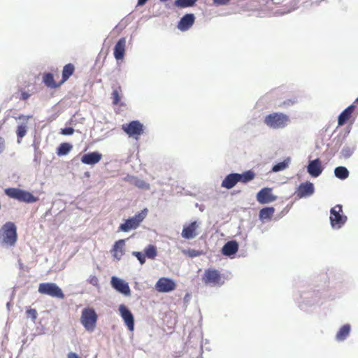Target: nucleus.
<instances>
[{"label":"nucleus","mask_w":358,"mask_h":358,"mask_svg":"<svg viewBox=\"0 0 358 358\" xmlns=\"http://www.w3.org/2000/svg\"><path fill=\"white\" fill-rule=\"evenodd\" d=\"M126 47L125 38H121L114 48V57L116 59H122L124 57Z\"/></svg>","instance_id":"obj_22"},{"label":"nucleus","mask_w":358,"mask_h":358,"mask_svg":"<svg viewBox=\"0 0 358 358\" xmlns=\"http://www.w3.org/2000/svg\"><path fill=\"white\" fill-rule=\"evenodd\" d=\"M201 280L206 285L211 287H220L224 283V275L214 268L206 269Z\"/></svg>","instance_id":"obj_2"},{"label":"nucleus","mask_w":358,"mask_h":358,"mask_svg":"<svg viewBox=\"0 0 358 358\" xmlns=\"http://www.w3.org/2000/svg\"><path fill=\"white\" fill-rule=\"evenodd\" d=\"M238 250V243L236 241H229L222 248V253L230 256L237 252Z\"/></svg>","instance_id":"obj_25"},{"label":"nucleus","mask_w":358,"mask_h":358,"mask_svg":"<svg viewBox=\"0 0 358 358\" xmlns=\"http://www.w3.org/2000/svg\"><path fill=\"white\" fill-rule=\"evenodd\" d=\"M334 174L338 178L344 180L348 177L349 171L344 166H338L335 169Z\"/></svg>","instance_id":"obj_32"},{"label":"nucleus","mask_w":358,"mask_h":358,"mask_svg":"<svg viewBox=\"0 0 358 358\" xmlns=\"http://www.w3.org/2000/svg\"><path fill=\"white\" fill-rule=\"evenodd\" d=\"M148 0H138V6H143L144 5Z\"/></svg>","instance_id":"obj_47"},{"label":"nucleus","mask_w":358,"mask_h":358,"mask_svg":"<svg viewBox=\"0 0 358 358\" xmlns=\"http://www.w3.org/2000/svg\"><path fill=\"white\" fill-rule=\"evenodd\" d=\"M75 66L73 64L69 63L66 64L62 70V77L61 83L64 84L74 73Z\"/></svg>","instance_id":"obj_26"},{"label":"nucleus","mask_w":358,"mask_h":358,"mask_svg":"<svg viewBox=\"0 0 358 358\" xmlns=\"http://www.w3.org/2000/svg\"><path fill=\"white\" fill-rule=\"evenodd\" d=\"M277 196L272 193V188L264 187L257 194V200L261 204L275 201Z\"/></svg>","instance_id":"obj_12"},{"label":"nucleus","mask_w":358,"mask_h":358,"mask_svg":"<svg viewBox=\"0 0 358 358\" xmlns=\"http://www.w3.org/2000/svg\"><path fill=\"white\" fill-rule=\"evenodd\" d=\"M157 254V252L156 247L153 245H149L145 249V255L149 259H154L156 257Z\"/></svg>","instance_id":"obj_35"},{"label":"nucleus","mask_w":358,"mask_h":358,"mask_svg":"<svg viewBox=\"0 0 358 358\" xmlns=\"http://www.w3.org/2000/svg\"><path fill=\"white\" fill-rule=\"evenodd\" d=\"M197 0H176L174 6L177 8H184L194 6Z\"/></svg>","instance_id":"obj_31"},{"label":"nucleus","mask_w":358,"mask_h":358,"mask_svg":"<svg viewBox=\"0 0 358 358\" xmlns=\"http://www.w3.org/2000/svg\"><path fill=\"white\" fill-rule=\"evenodd\" d=\"M98 316L93 308H85L83 310L80 322L87 331H92L96 327Z\"/></svg>","instance_id":"obj_6"},{"label":"nucleus","mask_w":358,"mask_h":358,"mask_svg":"<svg viewBox=\"0 0 358 358\" xmlns=\"http://www.w3.org/2000/svg\"><path fill=\"white\" fill-rule=\"evenodd\" d=\"M122 129L129 137L136 140H138L140 136L144 133V126L138 120H133L129 123L123 124Z\"/></svg>","instance_id":"obj_8"},{"label":"nucleus","mask_w":358,"mask_h":358,"mask_svg":"<svg viewBox=\"0 0 358 358\" xmlns=\"http://www.w3.org/2000/svg\"><path fill=\"white\" fill-rule=\"evenodd\" d=\"M290 163V158L287 157L283 162H279L274 165L272 168L273 172H278L287 169Z\"/></svg>","instance_id":"obj_34"},{"label":"nucleus","mask_w":358,"mask_h":358,"mask_svg":"<svg viewBox=\"0 0 358 358\" xmlns=\"http://www.w3.org/2000/svg\"><path fill=\"white\" fill-rule=\"evenodd\" d=\"M27 317H31L33 320H35L37 317V312L36 309L29 308L27 310Z\"/></svg>","instance_id":"obj_39"},{"label":"nucleus","mask_w":358,"mask_h":358,"mask_svg":"<svg viewBox=\"0 0 358 358\" xmlns=\"http://www.w3.org/2000/svg\"><path fill=\"white\" fill-rule=\"evenodd\" d=\"M38 292L60 299L65 297L62 289L53 282L41 283L38 286Z\"/></svg>","instance_id":"obj_9"},{"label":"nucleus","mask_w":358,"mask_h":358,"mask_svg":"<svg viewBox=\"0 0 358 358\" xmlns=\"http://www.w3.org/2000/svg\"><path fill=\"white\" fill-rule=\"evenodd\" d=\"M187 253L189 256L192 257L199 256L201 254L200 252L195 250H188Z\"/></svg>","instance_id":"obj_43"},{"label":"nucleus","mask_w":358,"mask_h":358,"mask_svg":"<svg viewBox=\"0 0 358 358\" xmlns=\"http://www.w3.org/2000/svg\"><path fill=\"white\" fill-rule=\"evenodd\" d=\"M27 127L25 124L17 126L16 133L17 136V142L20 143L21 139L26 135Z\"/></svg>","instance_id":"obj_36"},{"label":"nucleus","mask_w":358,"mask_h":358,"mask_svg":"<svg viewBox=\"0 0 358 358\" xmlns=\"http://www.w3.org/2000/svg\"><path fill=\"white\" fill-rule=\"evenodd\" d=\"M307 170L311 176L315 178L319 176L323 170L320 160L316 159L310 161L308 165Z\"/></svg>","instance_id":"obj_18"},{"label":"nucleus","mask_w":358,"mask_h":358,"mask_svg":"<svg viewBox=\"0 0 358 358\" xmlns=\"http://www.w3.org/2000/svg\"><path fill=\"white\" fill-rule=\"evenodd\" d=\"M132 255L138 259L141 264H143L145 262L146 256L145 254H143L141 252L134 251L132 252Z\"/></svg>","instance_id":"obj_38"},{"label":"nucleus","mask_w":358,"mask_h":358,"mask_svg":"<svg viewBox=\"0 0 358 358\" xmlns=\"http://www.w3.org/2000/svg\"><path fill=\"white\" fill-rule=\"evenodd\" d=\"M275 213L273 207H266L260 210L259 218L261 220H271Z\"/></svg>","instance_id":"obj_30"},{"label":"nucleus","mask_w":358,"mask_h":358,"mask_svg":"<svg viewBox=\"0 0 358 358\" xmlns=\"http://www.w3.org/2000/svg\"><path fill=\"white\" fill-rule=\"evenodd\" d=\"M72 149V145L68 143H62L57 148V155L59 156L66 155Z\"/></svg>","instance_id":"obj_33"},{"label":"nucleus","mask_w":358,"mask_h":358,"mask_svg":"<svg viewBox=\"0 0 358 358\" xmlns=\"http://www.w3.org/2000/svg\"><path fill=\"white\" fill-rule=\"evenodd\" d=\"M29 97H30V94H29L27 92L21 90V94H20V99L25 101V100L28 99Z\"/></svg>","instance_id":"obj_42"},{"label":"nucleus","mask_w":358,"mask_h":358,"mask_svg":"<svg viewBox=\"0 0 358 358\" xmlns=\"http://www.w3.org/2000/svg\"><path fill=\"white\" fill-rule=\"evenodd\" d=\"M102 158V155L98 152H92L84 155L81 157L82 163L88 165H94L98 163Z\"/></svg>","instance_id":"obj_20"},{"label":"nucleus","mask_w":358,"mask_h":358,"mask_svg":"<svg viewBox=\"0 0 358 358\" xmlns=\"http://www.w3.org/2000/svg\"><path fill=\"white\" fill-rule=\"evenodd\" d=\"M17 238V228L13 222H8L0 229V242L7 246H13Z\"/></svg>","instance_id":"obj_1"},{"label":"nucleus","mask_w":358,"mask_h":358,"mask_svg":"<svg viewBox=\"0 0 358 358\" xmlns=\"http://www.w3.org/2000/svg\"><path fill=\"white\" fill-rule=\"evenodd\" d=\"M43 82L48 87L51 89H56L62 85V83H61V80L58 83L55 81L53 74L51 73H46L43 74Z\"/></svg>","instance_id":"obj_24"},{"label":"nucleus","mask_w":358,"mask_h":358,"mask_svg":"<svg viewBox=\"0 0 358 358\" xmlns=\"http://www.w3.org/2000/svg\"><path fill=\"white\" fill-rule=\"evenodd\" d=\"M176 285L173 280L168 278H161L155 285L156 289L159 292H170L174 290Z\"/></svg>","instance_id":"obj_13"},{"label":"nucleus","mask_w":358,"mask_h":358,"mask_svg":"<svg viewBox=\"0 0 358 358\" xmlns=\"http://www.w3.org/2000/svg\"><path fill=\"white\" fill-rule=\"evenodd\" d=\"M148 209L144 208L134 216L126 220L125 222L119 226V231L128 232L131 229H137L148 215Z\"/></svg>","instance_id":"obj_4"},{"label":"nucleus","mask_w":358,"mask_h":358,"mask_svg":"<svg viewBox=\"0 0 358 358\" xmlns=\"http://www.w3.org/2000/svg\"><path fill=\"white\" fill-rule=\"evenodd\" d=\"M355 105L352 104L345 108L338 116V126L344 125L351 117L352 113L355 109Z\"/></svg>","instance_id":"obj_21"},{"label":"nucleus","mask_w":358,"mask_h":358,"mask_svg":"<svg viewBox=\"0 0 358 358\" xmlns=\"http://www.w3.org/2000/svg\"><path fill=\"white\" fill-rule=\"evenodd\" d=\"M112 286L118 292L124 295L130 294V288L127 282L116 277H113L111 280Z\"/></svg>","instance_id":"obj_17"},{"label":"nucleus","mask_w":358,"mask_h":358,"mask_svg":"<svg viewBox=\"0 0 358 358\" xmlns=\"http://www.w3.org/2000/svg\"><path fill=\"white\" fill-rule=\"evenodd\" d=\"M194 21L195 17L194 14H185L179 21L178 28L182 31H185L194 24Z\"/></svg>","instance_id":"obj_15"},{"label":"nucleus","mask_w":358,"mask_h":358,"mask_svg":"<svg viewBox=\"0 0 358 358\" xmlns=\"http://www.w3.org/2000/svg\"><path fill=\"white\" fill-rule=\"evenodd\" d=\"M329 220L334 229H340L345 224L347 217L343 214L341 205L337 204L330 210Z\"/></svg>","instance_id":"obj_7"},{"label":"nucleus","mask_w":358,"mask_h":358,"mask_svg":"<svg viewBox=\"0 0 358 358\" xmlns=\"http://www.w3.org/2000/svg\"><path fill=\"white\" fill-rule=\"evenodd\" d=\"M350 325L347 324L342 326L336 335V338L338 341L345 340L350 332Z\"/></svg>","instance_id":"obj_27"},{"label":"nucleus","mask_w":358,"mask_h":358,"mask_svg":"<svg viewBox=\"0 0 358 358\" xmlns=\"http://www.w3.org/2000/svg\"><path fill=\"white\" fill-rule=\"evenodd\" d=\"M122 94V87L120 86L117 87L113 89V92L111 94V99L113 100V104L114 106H124L123 103L120 102Z\"/></svg>","instance_id":"obj_28"},{"label":"nucleus","mask_w":358,"mask_h":358,"mask_svg":"<svg viewBox=\"0 0 358 358\" xmlns=\"http://www.w3.org/2000/svg\"><path fill=\"white\" fill-rule=\"evenodd\" d=\"M31 117V116H30V115L26 116V115H21L17 118L19 120H23L27 121Z\"/></svg>","instance_id":"obj_46"},{"label":"nucleus","mask_w":358,"mask_h":358,"mask_svg":"<svg viewBox=\"0 0 358 358\" xmlns=\"http://www.w3.org/2000/svg\"><path fill=\"white\" fill-rule=\"evenodd\" d=\"M119 312L128 329L133 331L134 329V317L131 312L124 304L119 306Z\"/></svg>","instance_id":"obj_10"},{"label":"nucleus","mask_w":358,"mask_h":358,"mask_svg":"<svg viewBox=\"0 0 358 358\" xmlns=\"http://www.w3.org/2000/svg\"><path fill=\"white\" fill-rule=\"evenodd\" d=\"M197 222L196 221L192 222L189 224L184 226L181 235L184 238L192 239L197 235Z\"/></svg>","instance_id":"obj_19"},{"label":"nucleus","mask_w":358,"mask_h":358,"mask_svg":"<svg viewBox=\"0 0 358 358\" xmlns=\"http://www.w3.org/2000/svg\"><path fill=\"white\" fill-rule=\"evenodd\" d=\"M5 194L10 198L28 203H34L38 201V198L34 196L31 193L18 188H7L5 189Z\"/></svg>","instance_id":"obj_5"},{"label":"nucleus","mask_w":358,"mask_h":358,"mask_svg":"<svg viewBox=\"0 0 358 358\" xmlns=\"http://www.w3.org/2000/svg\"><path fill=\"white\" fill-rule=\"evenodd\" d=\"M125 240L120 239L115 242L112 249L111 253L114 259L117 261L120 260L124 255Z\"/></svg>","instance_id":"obj_14"},{"label":"nucleus","mask_w":358,"mask_h":358,"mask_svg":"<svg viewBox=\"0 0 358 358\" xmlns=\"http://www.w3.org/2000/svg\"><path fill=\"white\" fill-rule=\"evenodd\" d=\"M136 185L138 186V187H141V188H146V189L149 188V185L145 183L143 181H138V182H137L136 183Z\"/></svg>","instance_id":"obj_44"},{"label":"nucleus","mask_w":358,"mask_h":358,"mask_svg":"<svg viewBox=\"0 0 358 358\" xmlns=\"http://www.w3.org/2000/svg\"><path fill=\"white\" fill-rule=\"evenodd\" d=\"M238 177L236 173L227 175L222 180L221 186L228 189L233 188L239 182Z\"/></svg>","instance_id":"obj_23"},{"label":"nucleus","mask_w":358,"mask_h":358,"mask_svg":"<svg viewBox=\"0 0 358 358\" xmlns=\"http://www.w3.org/2000/svg\"><path fill=\"white\" fill-rule=\"evenodd\" d=\"M285 100L279 104V107L289 108L299 102V96L295 91L288 92L285 96Z\"/></svg>","instance_id":"obj_16"},{"label":"nucleus","mask_w":358,"mask_h":358,"mask_svg":"<svg viewBox=\"0 0 358 358\" xmlns=\"http://www.w3.org/2000/svg\"><path fill=\"white\" fill-rule=\"evenodd\" d=\"M352 153H353V150L351 148L347 146V147H344L341 150V157L346 159V158L350 157L352 155Z\"/></svg>","instance_id":"obj_37"},{"label":"nucleus","mask_w":358,"mask_h":358,"mask_svg":"<svg viewBox=\"0 0 358 358\" xmlns=\"http://www.w3.org/2000/svg\"><path fill=\"white\" fill-rule=\"evenodd\" d=\"M315 192L314 185L310 182L301 183L297 187L295 194L298 199L310 196Z\"/></svg>","instance_id":"obj_11"},{"label":"nucleus","mask_w":358,"mask_h":358,"mask_svg":"<svg viewBox=\"0 0 358 358\" xmlns=\"http://www.w3.org/2000/svg\"><path fill=\"white\" fill-rule=\"evenodd\" d=\"M238 181L242 183H247L251 180H252L255 177V173L254 171L249 170L243 172V173H238Z\"/></svg>","instance_id":"obj_29"},{"label":"nucleus","mask_w":358,"mask_h":358,"mask_svg":"<svg viewBox=\"0 0 358 358\" xmlns=\"http://www.w3.org/2000/svg\"><path fill=\"white\" fill-rule=\"evenodd\" d=\"M90 282L93 285H97L99 280L96 276H92L90 279Z\"/></svg>","instance_id":"obj_45"},{"label":"nucleus","mask_w":358,"mask_h":358,"mask_svg":"<svg viewBox=\"0 0 358 358\" xmlns=\"http://www.w3.org/2000/svg\"><path fill=\"white\" fill-rule=\"evenodd\" d=\"M289 122V116L282 113H273L264 118V123L272 129L285 128Z\"/></svg>","instance_id":"obj_3"},{"label":"nucleus","mask_w":358,"mask_h":358,"mask_svg":"<svg viewBox=\"0 0 358 358\" xmlns=\"http://www.w3.org/2000/svg\"><path fill=\"white\" fill-rule=\"evenodd\" d=\"M230 1L231 0H213V3L217 6L227 5Z\"/></svg>","instance_id":"obj_41"},{"label":"nucleus","mask_w":358,"mask_h":358,"mask_svg":"<svg viewBox=\"0 0 358 358\" xmlns=\"http://www.w3.org/2000/svg\"><path fill=\"white\" fill-rule=\"evenodd\" d=\"M355 103H358V97L355 99L353 104H355Z\"/></svg>","instance_id":"obj_48"},{"label":"nucleus","mask_w":358,"mask_h":358,"mask_svg":"<svg viewBox=\"0 0 358 358\" xmlns=\"http://www.w3.org/2000/svg\"><path fill=\"white\" fill-rule=\"evenodd\" d=\"M73 132H74V129L72 127H66V128L62 129L61 131H60V133L62 135H66V136L71 135L73 134Z\"/></svg>","instance_id":"obj_40"}]
</instances>
